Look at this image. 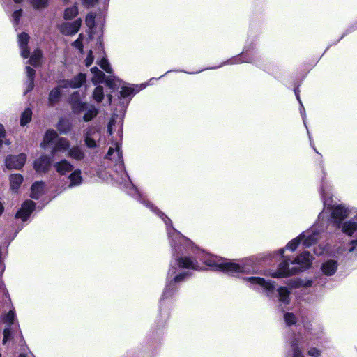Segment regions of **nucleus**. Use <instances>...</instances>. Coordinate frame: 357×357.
I'll return each mask as SVG.
<instances>
[{"mask_svg":"<svg viewBox=\"0 0 357 357\" xmlns=\"http://www.w3.org/2000/svg\"><path fill=\"white\" fill-rule=\"evenodd\" d=\"M82 24V20L77 19L73 22L64 23L61 26V31L66 35H74L78 32Z\"/></svg>","mask_w":357,"mask_h":357,"instance_id":"12","label":"nucleus"},{"mask_svg":"<svg viewBox=\"0 0 357 357\" xmlns=\"http://www.w3.org/2000/svg\"><path fill=\"white\" fill-rule=\"evenodd\" d=\"M22 10L21 9L15 10L13 13L12 18H13V24L15 25H17L18 24L20 18L22 16Z\"/></svg>","mask_w":357,"mask_h":357,"instance_id":"47","label":"nucleus"},{"mask_svg":"<svg viewBox=\"0 0 357 357\" xmlns=\"http://www.w3.org/2000/svg\"><path fill=\"white\" fill-rule=\"evenodd\" d=\"M26 75L28 77L27 85L25 93L31 91L34 86L35 70L29 66L26 67Z\"/></svg>","mask_w":357,"mask_h":357,"instance_id":"27","label":"nucleus"},{"mask_svg":"<svg viewBox=\"0 0 357 357\" xmlns=\"http://www.w3.org/2000/svg\"><path fill=\"white\" fill-rule=\"evenodd\" d=\"M19 357H25V356H24V355H23V354H20V355L19 356Z\"/></svg>","mask_w":357,"mask_h":357,"instance_id":"62","label":"nucleus"},{"mask_svg":"<svg viewBox=\"0 0 357 357\" xmlns=\"http://www.w3.org/2000/svg\"><path fill=\"white\" fill-rule=\"evenodd\" d=\"M35 203L33 201L27 200L23 203L20 210L17 213L16 217L25 221L34 210Z\"/></svg>","mask_w":357,"mask_h":357,"instance_id":"11","label":"nucleus"},{"mask_svg":"<svg viewBox=\"0 0 357 357\" xmlns=\"http://www.w3.org/2000/svg\"><path fill=\"white\" fill-rule=\"evenodd\" d=\"M351 247L349 248V252H351L354 250L356 246H357V241L354 240L351 242Z\"/></svg>","mask_w":357,"mask_h":357,"instance_id":"55","label":"nucleus"},{"mask_svg":"<svg viewBox=\"0 0 357 357\" xmlns=\"http://www.w3.org/2000/svg\"><path fill=\"white\" fill-rule=\"evenodd\" d=\"M44 183L42 181H36L33 183L31 188V197L38 199L44 192Z\"/></svg>","mask_w":357,"mask_h":357,"instance_id":"22","label":"nucleus"},{"mask_svg":"<svg viewBox=\"0 0 357 357\" xmlns=\"http://www.w3.org/2000/svg\"><path fill=\"white\" fill-rule=\"evenodd\" d=\"M26 158H6L5 163L8 169H19L22 167L25 163Z\"/></svg>","mask_w":357,"mask_h":357,"instance_id":"19","label":"nucleus"},{"mask_svg":"<svg viewBox=\"0 0 357 357\" xmlns=\"http://www.w3.org/2000/svg\"><path fill=\"white\" fill-rule=\"evenodd\" d=\"M115 126L114 119H112L108 125V132L109 135L113 133V127Z\"/></svg>","mask_w":357,"mask_h":357,"instance_id":"52","label":"nucleus"},{"mask_svg":"<svg viewBox=\"0 0 357 357\" xmlns=\"http://www.w3.org/2000/svg\"><path fill=\"white\" fill-rule=\"evenodd\" d=\"M58 130L63 134H66L70 130V124L64 119H61L56 126Z\"/></svg>","mask_w":357,"mask_h":357,"instance_id":"35","label":"nucleus"},{"mask_svg":"<svg viewBox=\"0 0 357 357\" xmlns=\"http://www.w3.org/2000/svg\"><path fill=\"white\" fill-rule=\"evenodd\" d=\"M4 211V206L3 204L0 202V215L3 213Z\"/></svg>","mask_w":357,"mask_h":357,"instance_id":"57","label":"nucleus"},{"mask_svg":"<svg viewBox=\"0 0 357 357\" xmlns=\"http://www.w3.org/2000/svg\"><path fill=\"white\" fill-rule=\"evenodd\" d=\"M107 98H108L109 103H110L112 101V95H107Z\"/></svg>","mask_w":357,"mask_h":357,"instance_id":"58","label":"nucleus"},{"mask_svg":"<svg viewBox=\"0 0 357 357\" xmlns=\"http://www.w3.org/2000/svg\"><path fill=\"white\" fill-rule=\"evenodd\" d=\"M16 3H20L21 2L22 0H13Z\"/></svg>","mask_w":357,"mask_h":357,"instance_id":"61","label":"nucleus"},{"mask_svg":"<svg viewBox=\"0 0 357 357\" xmlns=\"http://www.w3.org/2000/svg\"><path fill=\"white\" fill-rule=\"evenodd\" d=\"M279 294V301L284 304H288L289 302V290L286 287H280L278 289Z\"/></svg>","mask_w":357,"mask_h":357,"instance_id":"30","label":"nucleus"},{"mask_svg":"<svg viewBox=\"0 0 357 357\" xmlns=\"http://www.w3.org/2000/svg\"><path fill=\"white\" fill-rule=\"evenodd\" d=\"M32 117V111L31 109H26L21 115L20 119V125L22 126H26L28 123H29L31 120Z\"/></svg>","mask_w":357,"mask_h":357,"instance_id":"33","label":"nucleus"},{"mask_svg":"<svg viewBox=\"0 0 357 357\" xmlns=\"http://www.w3.org/2000/svg\"><path fill=\"white\" fill-rule=\"evenodd\" d=\"M114 146H115V149H114L113 147H110L109 149V151L107 153L108 156H111L112 155H116L119 156L120 155H122V152L120 149V146L118 144H116Z\"/></svg>","mask_w":357,"mask_h":357,"instance_id":"45","label":"nucleus"},{"mask_svg":"<svg viewBox=\"0 0 357 357\" xmlns=\"http://www.w3.org/2000/svg\"><path fill=\"white\" fill-rule=\"evenodd\" d=\"M326 185L325 183H323L322 185V187H321V195H322V197H323V199H324V206H330L331 204L328 202L327 199H326V196H327V194L325 192V188H326Z\"/></svg>","mask_w":357,"mask_h":357,"instance_id":"48","label":"nucleus"},{"mask_svg":"<svg viewBox=\"0 0 357 357\" xmlns=\"http://www.w3.org/2000/svg\"><path fill=\"white\" fill-rule=\"evenodd\" d=\"M303 326H304L305 332L307 333L308 334H310L312 335H318V333H317L315 331V328L311 323H305Z\"/></svg>","mask_w":357,"mask_h":357,"instance_id":"46","label":"nucleus"},{"mask_svg":"<svg viewBox=\"0 0 357 357\" xmlns=\"http://www.w3.org/2000/svg\"><path fill=\"white\" fill-rule=\"evenodd\" d=\"M56 171L61 174H65L73 169V165L66 160H62L59 162L54 164Z\"/></svg>","mask_w":357,"mask_h":357,"instance_id":"24","label":"nucleus"},{"mask_svg":"<svg viewBox=\"0 0 357 357\" xmlns=\"http://www.w3.org/2000/svg\"><path fill=\"white\" fill-rule=\"evenodd\" d=\"M73 109L75 112H84L83 120L86 122L91 121L98 114V109L95 106L86 102H79L74 105Z\"/></svg>","mask_w":357,"mask_h":357,"instance_id":"8","label":"nucleus"},{"mask_svg":"<svg viewBox=\"0 0 357 357\" xmlns=\"http://www.w3.org/2000/svg\"><path fill=\"white\" fill-rule=\"evenodd\" d=\"M349 215L347 208L342 205H337L333 208L331 216L335 222H340Z\"/></svg>","mask_w":357,"mask_h":357,"instance_id":"17","label":"nucleus"},{"mask_svg":"<svg viewBox=\"0 0 357 357\" xmlns=\"http://www.w3.org/2000/svg\"><path fill=\"white\" fill-rule=\"evenodd\" d=\"M2 322L6 324L3 330V344L11 340L17 341L19 339L22 340V335L16 319L14 309L10 310L2 317Z\"/></svg>","mask_w":357,"mask_h":357,"instance_id":"4","label":"nucleus"},{"mask_svg":"<svg viewBox=\"0 0 357 357\" xmlns=\"http://www.w3.org/2000/svg\"><path fill=\"white\" fill-rule=\"evenodd\" d=\"M144 203L147 206L150 207L151 210L157 212L158 215H160L162 218L165 223L167 226V234L170 236V238H172V241L175 244L176 241H178L179 243H187L189 241L188 239L184 237L181 233L175 230L174 228L169 227V223H171V220L168 217H167L161 211L155 208L152 205H150V204L148 202H144Z\"/></svg>","mask_w":357,"mask_h":357,"instance_id":"6","label":"nucleus"},{"mask_svg":"<svg viewBox=\"0 0 357 357\" xmlns=\"http://www.w3.org/2000/svg\"><path fill=\"white\" fill-rule=\"evenodd\" d=\"M93 61V56L92 51L90 50L87 55V57L85 60L86 66H89L91 65Z\"/></svg>","mask_w":357,"mask_h":357,"instance_id":"50","label":"nucleus"},{"mask_svg":"<svg viewBox=\"0 0 357 357\" xmlns=\"http://www.w3.org/2000/svg\"><path fill=\"white\" fill-rule=\"evenodd\" d=\"M129 190L128 192L132 196H135V195H138V190L137 188L130 183L128 184Z\"/></svg>","mask_w":357,"mask_h":357,"instance_id":"51","label":"nucleus"},{"mask_svg":"<svg viewBox=\"0 0 357 357\" xmlns=\"http://www.w3.org/2000/svg\"><path fill=\"white\" fill-rule=\"evenodd\" d=\"M308 355L312 357H320L321 351L315 347L310 348L307 352Z\"/></svg>","mask_w":357,"mask_h":357,"instance_id":"49","label":"nucleus"},{"mask_svg":"<svg viewBox=\"0 0 357 357\" xmlns=\"http://www.w3.org/2000/svg\"><path fill=\"white\" fill-rule=\"evenodd\" d=\"M202 261L213 270L222 271L231 275L250 272L251 271V268L243 262L234 263L227 259L211 256L210 255H206Z\"/></svg>","mask_w":357,"mask_h":357,"instance_id":"3","label":"nucleus"},{"mask_svg":"<svg viewBox=\"0 0 357 357\" xmlns=\"http://www.w3.org/2000/svg\"><path fill=\"white\" fill-rule=\"evenodd\" d=\"M48 0H31V3L34 8L40 9L47 6Z\"/></svg>","mask_w":357,"mask_h":357,"instance_id":"40","label":"nucleus"},{"mask_svg":"<svg viewBox=\"0 0 357 357\" xmlns=\"http://www.w3.org/2000/svg\"><path fill=\"white\" fill-rule=\"evenodd\" d=\"M244 280L252 287L256 286L261 287L267 291L268 296H269V294L273 292L275 287V282H272L270 280H265L264 278L259 277L245 278Z\"/></svg>","mask_w":357,"mask_h":357,"instance_id":"9","label":"nucleus"},{"mask_svg":"<svg viewBox=\"0 0 357 357\" xmlns=\"http://www.w3.org/2000/svg\"><path fill=\"white\" fill-rule=\"evenodd\" d=\"M85 22L89 29H91L95 24V16L92 13L87 15Z\"/></svg>","mask_w":357,"mask_h":357,"instance_id":"44","label":"nucleus"},{"mask_svg":"<svg viewBox=\"0 0 357 357\" xmlns=\"http://www.w3.org/2000/svg\"><path fill=\"white\" fill-rule=\"evenodd\" d=\"M284 319L287 326H291L296 323V318L293 313H285Z\"/></svg>","mask_w":357,"mask_h":357,"instance_id":"39","label":"nucleus"},{"mask_svg":"<svg viewBox=\"0 0 357 357\" xmlns=\"http://www.w3.org/2000/svg\"><path fill=\"white\" fill-rule=\"evenodd\" d=\"M105 83L109 88L115 89L121 86L122 82L114 76H109L106 79Z\"/></svg>","mask_w":357,"mask_h":357,"instance_id":"31","label":"nucleus"},{"mask_svg":"<svg viewBox=\"0 0 357 357\" xmlns=\"http://www.w3.org/2000/svg\"><path fill=\"white\" fill-rule=\"evenodd\" d=\"M78 14L77 6H73L65 10L64 17L67 20L75 17Z\"/></svg>","mask_w":357,"mask_h":357,"instance_id":"37","label":"nucleus"},{"mask_svg":"<svg viewBox=\"0 0 357 357\" xmlns=\"http://www.w3.org/2000/svg\"><path fill=\"white\" fill-rule=\"evenodd\" d=\"M319 238V233L315 231V229L306 231L299 236V239H301L302 243L305 247H309L315 243Z\"/></svg>","mask_w":357,"mask_h":357,"instance_id":"10","label":"nucleus"},{"mask_svg":"<svg viewBox=\"0 0 357 357\" xmlns=\"http://www.w3.org/2000/svg\"><path fill=\"white\" fill-rule=\"evenodd\" d=\"M356 230L357 222L354 220L345 222L342 226V231L349 236H351Z\"/></svg>","mask_w":357,"mask_h":357,"instance_id":"26","label":"nucleus"},{"mask_svg":"<svg viewBox=\"0 0 357 357\" xmlns=\"http://www.w3.org/2000/svg\"><path fill=\"white\" fill-rule=\"evenodd\" d=\"M302 243L301 241V239H299V236L295 239H293L292 241H291L286 246V248L291 250V251H294L299 243Z\"/></svg>","mask_w":357,"mask_h":357,"instance_id":"41","label":"nucleus"},{"mask_svg":"<svg viewBox=\"0 0 357 357\" xmlns=\"http://www.w3.org/2000/svg\"><path fill=\"white\" fill-rule=\"evenodd\" d=\"M0 357H1V354H0Z\"/></svg>","mask_w":357,"mask_h":357,"instance_id":"64","label":"nucleus"},{"mask_svg":"<svg viewBox=\"0 0 357 357\" xmlns=\"http://www.w3.org/2000/svg\"><path fill=\"white\" fill-rule=\"evenodd\" d=\"M70 144L68 139L65 138H59L55 142L54 146L51 149L53 154L57 153H65L69 151V156H78L79 149L78 148H73L69 149Z\"/></svg>","mask_w":357,"mask_h":357,"instance_id":"7","label":"nucleus"},{"mask_svg":"<svg viewBox=\"0 0 357 357\" xmlns=\"http://www.w3.org/2000/svg\"><path fill=\"white\" fill-rule=\"evenodd\" d=\"M202 261L213 270L222 271L231 275L250 272L251 271V268L243 262L234 263L227 259L211 256L210 255H206Z\"/></svg>","mask_w":357,"mask_h":357,"instance_id":"2","label":"nucleus"},{"mask_svg":"<svg viewBox=\"0 0 357 357\" xmlns=\"http://www.w3.org/2000/svg\"><path fill=\"white\" fill-rule=\"evenodd\" d=\"M51 158H37L33 162V167L37 172H47L51 166Z\"/></svg>","mask_w":357,"mask_h":357,"instance_id":"15","label":"nucleus"},{"mask_svg":"<svg viewBox=\"0 0 357 357\" xmlns=\"http://www.w3.org/2000/svg\"><path fill=\"white\" fill-rule=\"evenodd\" d=\"M83 34H79L78 38L73 43V45L78 49L81 53L83 52Z\"/></svg>","mask_w":357,"mask_h":357,"instance_id":"43","label":"nucleus"},{"mask_svg":"<svg viewBox=\"0 0 357 357\" xmlns=\"http://www.w3.org/2000/svg\"><path fill=\"white\" fill-rule=\"evenodd\" d=\"M321 268L325 275H332L337 271V263L335 260H328L323 264Z\"/></svg>","mask_w":357,"mask_h":357,"instance_id":"23","label":"nucleus"},{"mask_svg":"<svg viewBox=\"0 0 357 357\" xmlns=\"http://www.w3.org/2000/svg\"><path fill=\"white\" fill-rule=\"evenodd\" d=\"M279 252H280V253L281 255H282V254H283V252H284V249H280V250H279Z\"/></svg>","mask_w":357,"mask_h":357,"instance_id":"59","label":"nucleus"},{"mask_svg":"<svg viewBox=\"0 0 357 357\" xmlns=\"http://www.w3.org/2000/svg\"><path fill=\"white\" fill-rule=\"evenodd\" d=\"M104 97L103 88L100 86H97L93 93V98L97 102H100Z\"/></svg>","mask_w":357,"mask_h":357,"instance_id":"36","label":"nucleus"},{"mask_svg":"<svg viewBox=\"0 0 357 357\" xmlns=\"http://www.w3.org/2000/svg\"><path fill=\"white\" fill-rule=\"evenodd\" d=\"M70 186L78 185L82 183V178L79 170L74 171L70 176Z\"/></svg>","mask_w":357,"mask_h":357,"instance_id":"32","label":"nucleus"},{"mask_svg":"<svg viewBox=\"0 0 357 357\" xmlns=\"http://www.w3.org/2000/svg\"><path fill=\"white\" fill-rule=\"evenodd\" d=\"M121 95L122 97H128L132 94L134 89L130 86L121 85Z\"/></svg>","mask_w":357,"mask_h":357,"instance_id":"42","label":"nucleus"},{"mask_svg":"<svg viewBox=\"0 0 357 357\" xmlns=\"http://www.w3.org/2000/svg\"><path fill=\"white\" fill-rule=\"evenodd\" d=\"M91 72L93 75L91 80L94 84H97L98 83H101L103 82L105 78V74L102 71H100L97 67H93L91 69Z\"/></svg>","mask_w":357,"mask_h":357,"instance_id":"29","label":"nucleus"},{"mask_svg":"<svg viewBox=\"0 0 357 357\" xmlns=\"http://www.w3.org/2000/svg\"><path fill=\"white\" fill-rule=\"evenodd\" d=\"M177 264L179 267L184 268H191L194 270L198 269V264L196 261L188 257H181L177 259Z\"/></svg>","mask_w":357,"mask_h":357,"instance_id":"21","label":"nucleus"},{"mask_svg":"<svg viewBox=\"0 0 357 357\" xmlns=\"http://www.w3.org/2000/svg\"><path fill=\"white\" fill-rule=\"evenodd\" d=\"M100 132L96 128L89 129L85 136V144L89 148H94L97 145V140L100 139Z\"/></svg>","mask_w":357,"mask_h":357,"instance_id":"13","label":"nucleus"},{"mask_svg":"<svg viewBox=\"0 0 357 357\" xmlns=\"http://www.w3.org/2000/svg\"><path fill=\"white\" fill-rule=\"evenodd\" d=\"M6 136V131L3 126L0 123V139H3Z\"/></svg>","mask_w":357,"mask_h":357,"instance_id":"54","label":"nucleus"},{"mask_svg":"<svg viewBox=\"0 0 357 357\" xmlns=\"http://www.w3.org/2000/svg\"><path fill=\"white\" fill-rule=\"evenodd\" d=\"M312 256L304 252L294 260L284 259L280 263L278 270L271 274L273 278L287 277L302 271L311 265Z\"/></svg>","mask_w":357,"mask_h":357,"instance_id":"1","label":"nucleus"},{"mask_svg":"<svg viewBox=\"0 0 357 357\" xmlns=\"http://www.w3.org/2000/svg\"><path fill=\"white\" fill-rule=\"evenodd\" d=\"M57 132L54 130H47L41 142V147L43 149H52L54 145V140L57 138Z\"/></svg>","mask_w":357,"mask_h":357,"instance_id":"14","label":"nucleus"},{"mask_svg":"<svg viewBox=\"0 0 357 357\" xmlns=\"http://www.w3.org/2000/svg\"><path fill=\"white\" fill-rule=\"evenodd\" d=\"M66 83L68 84V82H61L59 86L54 89H53L49 93L48 101L50 105H54L56 103L61 95V89L66 88Z\"/></svg>","mask_w":357,"mask_h":357,"instance_id":"18","label":"nucleus"},{"mask_svg":"<svg viewBox=\"0 0 357 357\" xmlns=\"http://www.w3.org/2000/svg\"><path fill=\"white\" fill-rule=\"evenodd\" d=\"M301 340L299 337H294L291 342L292 356L291 357H304L302 354L300 345Z\"/></svg>","mask_w":357,"mask_h":357,"instance_id":"25","label":"nucleus"},{"mask_svg":"<svg viewBox=\"0 0 357 357\" xmlns=\"http://www.w3.org/2000/svg\"><path fill=\"white\" fill-rule=\"evenodd\" d=\"M29 40V36L26 33H22L18 36V44L21 50V56L25 59L29 56V50L27 47Z\"/></svg>","mask_w":357,"mask_h":357,"instance_id":"16","label":"nucleus"},{"mask_svg":"<svg viewBox=\"0 0 357 357\" xmlns=\"http://www.w3.org/2000/svg\"><path fill=\"white\" fill-rule=\"evenodd\" d=\"M98 0H82L83 3L88 6H93L96 4Z\"/></svg>","mask_w":357,"mask_h":357,"instance_id":"53","label":"nucleus"},{"mask_svg":"<svg viewBox=\"0 0 357 357\" xmlns=\"http://www.w3.org/2000/svg\"><path fill=\"white\" fill-rule=\"evenodd\" d=\"M41 57V51L40 50H36L31 56L29 63L34 66H38L40 63Z\"/></svg>","mask_w":357,"mask_h":357,"instance_id":"34","label":"nucleus"},{"mask_svg":"<svg viewBox=\"0 0 357 357\" xmlns=\"http://www.w3.org/2000/svg\"><path fill=\"white\" fill-rule=\"evenodd\" d=\"M296 96H297V99L300 101L299 96L297 93H296Z\"/></svg>","mask_w":357,"mask_h":357,"instance_id":"63","label":"nucleus"},{"mask_svg":"<svg viewBox=\"0 0 357 357\" xmlns=\"http://www.w3.org/2000/svg\"><path fill=\"white\" fill-rule=\"evenodd\" d=\"M3 144V139H0V147L2 146Z\"/></svg>","mask_w":357,"mask_h":357,"instance_id":"60","label":"nucleus"},{"mask_svg":"<svg viewBox=\"0 0 357 357\" xmlns=\"http://www.w3.org/2000/svg\"><path fill=\"white\" fill-rule=\"evenodd\" d=\"M118 128H119L118 129L119 135V136H121L122 134V123H121V122H119Z\"/></svg>","mask_w":357,"mask_h":357,"instance_id":"56","label":"nucleus"},{"mask_svg":"<svg viewBox=\"0 0 357 357\" xmlns=\"http://www.w3.org/2000/svg\"><path fill=\"white\" fill-rule=\"evenodd\" d=\"M23 176L19 174H13L10 176V188L13 192H17L23 182Z\"/></svg>","mask_w":357,"mask_h":357,"instance_id":"20","label":"nucleus"},{"mask_svg":"<svg viewBox=\"0 0 357 357\" xmlns=\"http://www.w3.org/2000/svg\"><path fill=\"white\" fill-rule=\"evenodd\" d=\"M176 268L175 267L172 266L168 271L167 285L163 293V295L166 297L172 295V294L175 291V284L183 281L185 278L188 275L187 272H183L176 275H174L176 273Z\"/></svg>","mask_w":357,"mask_h":357,"instance_id":"5","label":"nucleus"},{"mask_svg":"<svg viewBox=\"0 0 357 357\" xmlns=\"http://www.w3.org/2000/svg\"><path fill=\"white\" fill-rule=\"evenodd\" d=\"M85 75L79 74L77 77H75L72 81H67L68 83H66V88H78L85 82Z\"/></svg>","mask_w":357,"mask_h":357,"instance_id":"28","label":"nucleus"},{"mask_svg":"<svg viewBox=\"0 0 357 357\" xmlns=\"http://www.w3.org/2000/svg\"><path fill=\"white\" fill-rule=\"evenodd\" d=\"M98 63L106 73H112V69L107 59L102 58L98 62Z\"/></svg>","mask_w":357,"mask_h":357,"instance_id":"38","label":"nucleus"}]
</instances>
